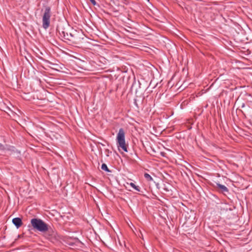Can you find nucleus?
Listing matches in <instances>:
<instances>
[{"label":"nucleus","instance_id":"obj_1","mask_svg":"<svg viewBox=\"0 0 252 252\" xmlns=\"http://www.w3.org/2000/svg\"><path fill=\"white\" fill-rule=\"evenodd\" d=\"M117 145L118 149L121 148L125 152H127V145L126 143L125 132L123 128L119 129L116 137Z\"/></svg>","mask_w":252,"mask_h":252},{"label":"nucleus","instance_id":"obj_2","mask_svg":"<svg viewBox=\"0 0 252 252\" xmlns=\"http://www.w3.org/2000/svg\"><path fill=\"white\" fill-rule=\"evenodd\" d=\"M31 223L33 228L40 232H44L49 230L48 225L41 219H32Z\"/></svg>","mask_w":252,"mask_h":252},{"label":"nucleus","instance_id":"obj_3","mask_svg":"<svg viewBox=\"0 0 252 252\" xmlns=\"http://www.w3.org/2000/svg\"><path fill=\"white\" fill-rule=\"evenodd\" d=\"M51 17V8L49 6H46L42 16V27L44 29L46 30L49 27Z\"/></svg>","mask_w":252,"mask_h":252},{"label":"nucleus","instance_id":"obj_4","mask_svg":"<svg viewBox=\"0 0 252 252\" xmlns=\"http://www.w3.org/2000/svg\"><path fill=\"white\" fill-rule=\"evenodd\" d=\"M13 223L18 228L22 224V220L20 218H15L12 219Z\"/></svg>","mask_w":252,"mask_h":252},{"label":"nucleus","instance_id":"obj_5","mask_svg":"<svg viewBox=\"0 0 252 252\" xmlns=\"http://www.w3.org/2000/svg\"><path fill=\"white\" fill-rule=\"evenodd\" d=\"M216 187L219 188L222 192H227L228 191V189L224 185L217 183Z\"/></svg>","mask_w":252,"mask_h":252},{"label":"nucleus","instance_id":"obj_6","mask_svg":"<svg viewBox=\"0 0 252 252\" xmlns=\"http://www.w3.org/2000/svg\"><path fill=\"white\" fill-rule=\"evenodd\" d=\"M144 177L148 181H153V178L150 175H149L148 173H145L144 174Z\"/></svg>","mask_w":252,"mask_h":252},{"label":"nucleus","instance_id":"obj_7","mask_svg":"<svg viewBox=\"0 0 252 252\" xmlns=\"http://www.w3.org/2000/svg\"><path fill=\"white\" fill-rule=\"evenodd\" d=\"M101 169L103 170H104L106 172H110V171L109 170L107 165L105 163H103L102 165H101Z\"/></svg>","mask_w":252,"mask_h":252},{"label":"nucleus","instance_id":"obj_8","mask_svg":"<svg viewBox=\"0 0 252 252\" xmlns=\"http://www.w3.org/2000/svg\"><path fill=\"white\" fill-rule=\"evenodd\" d=\"M133 189H135L136 190H137L138 191H140V188L138 186H136L135 185L134 186V187L133 188Z\"/></svg>","mask_w":252,"mask_h":252},{"label":"nucleus","instance_id":"obj_9","mask_svg":"<svg viewBox=\"0 0 252 252\" xmlns=\"http://www.w3.org/2000/svg\"><path fill=\"white\" fill-rule=\"evenodd\" d=\"M4 149L5 148L4 146L2 144H0V150H4Z\"/></svg>","mask_w":252,"mask_h":252},{"label":"nucleus","instance_id":"obj_10","mask_svg":"<svg viewBox=\"0 0 252 252\" xmlns=\"http://www.w3.org/2000/svg\"><path fill=\"white\" fill-rule=\"evenodd\" d=\"M91 1V2L94 4V5H95L96 4V2L95 1V0H90Z\"/></svg>","mask_w":252,"mask_h":252},{"label":"nucleus","instance_id":"obj_11","mask_svg":"<svg viewBox=\"0 0 252 252\" xmlns=\"http://www.w3.org/2000/svg\"><path fill=\"white\" fill-rule=\"evenodd\" d=\"M129 185L133 188L135 185L133 183H130Z\"/></svg>","mask_w":252,"mask_h":252},{"label":"nucleus","instance_id":"obj_12","mask_svg":"<svg viewBox=\"0 0 252 252\" xmlns=\"http://www.w3.org/2000/svg\"><path fill=\"white\" fill-rule=\"evenodd\" d=\"M242 108L245 107V104L243 103L241 106Z\"/></svg>","mask_w":252,"mask_h":252}]
</instances>
